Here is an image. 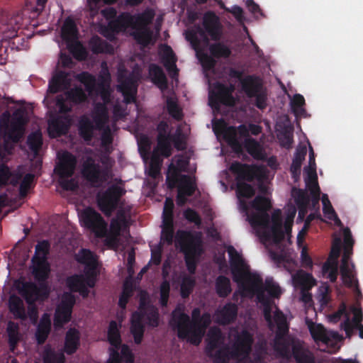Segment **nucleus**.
<instances>
[{
  "label": "nucleus",
  "instance_id": "obj_55",
  "mask_svg": "<svg viewBox=\"0 0 363 363\" xmlns=\"http://www.w3.org/2000/svg\"><path fill=\"white\" fill-rule=\"evenodd\" d=\"M323 211L325 216L331 220H334L335 223H341L340 220L337 216L327 194H323L322 196Z\"/></svg>",
  "mask_w": 363,
  "mask_h": 363
},
{
  "label": "nucleus",
  "instance_id": "obj_21",
  "mask_svg": "<svg viewBox=\"0 0 363 363\" xmlns=\"http://www.w3.org/2000/svg\"><path fill=\"white\" fill-rule=\"evenodd\" d=\"M70 125L69 116H53L48 121V134L52 138L60 137L68 132Z\"/></svg>",
  "mask_w": 363,
  "mask_h": 363
},
{
  "label": "nucleus",
  "instance_id": "obj_4",
  "mask_svg": "<svg viewBox=\"0 0 363 363\" xmlns=\"http://www.w3.org/2000/svg\"><path fill=\"white\" fill-rule=\"evenodd\" d=\"M230 78L237 79L240 82L241 89L250 99H255V106L264 110L267 106V91L264 86L262 79L255 74L243 77V72L230 67L228 70Z\"/></svg>",
  "mask_w": 363,
  "mask_h": 363
},
{
  "label": "nucleus",
  "instance_id": "obj_27",
  "mask_svg": "<svg viewBox=\"0 0 363 363\" xmlns=\"http://www.w3.org/2000/svg\"><path fill=\"white\" fill-rule=\"evenodd\" d=\"M80 346V333L74 328H69L65 334L63 352L68 355L74 354Z\"/></svg>",
  "mask_w": 363,
  "mask_h": 363
},
{
  "label": "nucleus",
  "instance_id": "obj_44",
  "mask_svg": "<svg viewBox=\"0 0 363 363\" xmlns=\"http://www.w3.org/2000/svg\"><path fill=\"white\" fill-rule=\"evenodd\" d=\"M132 35L136 42L143 47H147L151 42L152 32L148 28H135Z\"/></svg>",
  "mask_w": 363,
  "mask_h": 363
},
{
  "label": "nucleus",
  "instance_id": "obj_53",
  "mask_svg": "<svg viewBox=\"0 0 363 363\" xmlns=\"http://www.w3.org/2000/svg\"><path fill=\"white\" fill-rule=\"evenodd\" d=\"M196 30H191L189 32V33L187 35L188 40L191 42L195 50L198 49L200 46L201 40L199 38L198 35H200V37L206 42H208V38L206 36L207 33L204 28H201L200 26H197L196 28Z\"/></svg>",
  "mask_w": 363,
  "mask_h": 363
},
{
  "label": "nucleus",
  "instance_id": "obj_17",
  "mask_svg": "<svg viewBox=\"0 0 363 363\" xmlns=\"http://www.w3.org/2000/svg\"><path fill=\"white\" fill-rule=\"evenodd\" d=\"M235 98L227 91V85L217 82L213 85V90L210 92L209 103L213 107H218L220 104L233 106Z\"/></svg>",
  "mask_w": 363,
  "mask_h": 363
},
{
  "label": "nucleus",
  "instance_id": "obj_54",
  "mask_svg": "<svg viewBox=\"0 0 363 363\" xmlns=\"http://www.w3.org/2000/svg\"><path fill=\"white\" fill-rule=\"evenodd\" d=\"M180 179L181 174H179V170L173 163H171L168 167L166 179L168 188L172 189L176 186L177 183L180 184Z\"/></svg>",
  "mask_w": 363,
  "mask_h": 363
},
{
  "label": "nucleus",
  "instance_id": "obj_9",
  "mask_svg": "<svg viewBox=\"0 0 363 363\" xmlns=\"http://www.w3.org/2000/svg\"><path fill=\"white\" fill-rule=\"evenodd\" d=\"M82 226L94 233L96 238H105L108 224L102 216L91 207H86L79 214Z\"/></svg>",
  "mask_w": 363,
  "mask_h": 363
},
{
  "label": "nucleus",
  "instance_id": "obj_32",
  "mask_svg": "<svg viewBox=\"0 0 363 363\" xmlns=\"http://www.w3.org/2000/svg\"><path fill=\"white\" fill-rule=\"evenodd\" d=\"M51 331V321L47 314L41 318L35 333L36 342L38 345H43Z\"/></svg>",
  "mask_w": 363,
  "mask_h": 363
},
{
  "label": "nucleus",
  "instance_id": "obj_25",
  "mask_svg": "<svg viewBox=\"0 0 363 363\" xmlns=\"http://www.w3.org/2000/svg\"><path fill=\"white\" fill-rule=\"evenodd\" d=\"M71 84V78L69 72L59 70L56 71L49 81L48 91L56 94L60 91L67 90Z\"/></svg>",
  "mask_w": 363,
  "mask_h": 363
},
{
  "label": "nucleus",
  "instance_id": "obj_47",
  "mask_svg": "<svg viewBox=\"0 0 363 363\" xmlns=\"http://www.w3.org/2000/svg\"><path fill=\"white\" fill-rule=\"evenodd\" d=\"M108 340L116 348H120L121 345V334L116 321L111 320L108 329Z\"/></svg>",
  "mask_w": 363,
  "mask_h": 363
},
{
  "label": "nucleus",
  "instance_id": "obj_7",
  "mask_svg": "<svg viewBox=\"0 0 363 363\" xmlns=\"http://www.w3.org/2000/svg\"><path fill=\"white\" fill-rule=\"evenodd\" d=\"M27 123L26 111L23 108L16 109L11 118L6 113V118L0 120V130L5 140L18 143L25 133Z\"/></svg>",
  "mask_w": 363,
  "mask_h": 363
},
{
  "label": "nucleus",
  "instance_id": "obj_60",
  "mask_svg": "<svg viewBox=\"0 0 363 363\" xmlns=\"http://www.w3.org/2000/svg\"><path fill=\"white\" fill-rule=\"evenodd\" d=\"M295 203L299 209V216L304 213L309 203V197L306 191L298 189L294 196Z\"/></svg>",
  "mask_w": 363,
  "mask_h": 363
},
{
  "label": "nucleus",
  "instance_id": "obj_24",
  "mask_svg": "<svg viewBox=\"0 0 363 363\" xmlns=\"http://www.w3.org/2000/svg\"><path fill=\"white\" fill-rule=\"evenodd\" d=\"M101 174V166L95 160L88 156L82 164V174L83 177L91 183H98L100 181Z\"/></svg>",
  "mask_w": 363,
  "mask_h": 363
},
{
  "label": "nucleus",
  "instance_id": "obj_50",
  "mask_svg": "<svg viewBox=\"0 0 363 363\" xmlns=\"http://www.w3.org/2000/svg\"><path fill=\"white\" fill-rule=\"evenodd\" d=\"M210 54L215 58H228L231 55L230 49L222 43H215L209 46Z\"/></svg>",
  "mask_w": 363,
  "mask_h": 363
},
{
  "label": "nucleus",
  "instance_id": "obj_56",
  "mask_svg": "<svg viewBox=\"0 0 363 363\" xmlns=\"http://www.w3.org/2000/svg\"><path fill=\"white\" fill-rule=\"evenodd\" d=\"M162 160L155 150H153L150 162L149 175L153 178H156L160 172Z\"/></svg>",
  "mask_w": 363,
  "mask_h": 363
},
{
  "label": "nucleus",
  "instance_id": "obj_49",
  "mask_svg": "<svg viewBox=\"0 0 363 363\" xmlns=\"http://www.w3.org/2000/svg\"><path fill=\"white\" fill-rule=\"evenodd\" d=\"M290 104L292 112L296 118L303 116L306 114V109L303 108L305 99L301 94H294Z\"/></svg>",
  "mask_w": 363,
  "mask_h": 363
},
{
  "label": "nucleus",
  "instance_id": "obj_48",
  "mask_svg": "<svg viewBox=\"0 0 363 363\" xmlns=\"http://www.w3.org/2000/svg\"><path fill=\"white\" fill-rule=\"evenodd\" d=\"M50 243L47 240L39 241L35 245V250L31 260H48L50 253Z\"/></svg>",
  "mask_w": 363,
  "mask_h": 363
},
{
  "label": "nucleus",
  "instance_id": "obj_58",
  "mask_svg": "<svg viewBox=\"0 0 363 363\" xmlns=\"http://www.w3.org/2000/svg\"><path fill=\"white\" fill-rule=\"evenodd\" d=\"M27 143L30 150L37 154L43 145L42 134L40 132L31 133L27 138Z\"/></svg>",
  "mask_w": 363,
  "mask_h": 363
},
{
  "label": "nucleus",
  "instance_id": "obj_3",
  "mask_svg": "<svg viewBox=\"0 0 363 363\" xmlns=\"http://www.w3.org/2000/svg\"><path fill=\"white\" fill-rule=\"evenodd\" d=\"M202 315L199 308L192 311L191 321L189 316L182 311L174 310L170 321L171 325L177 329V337L181 340H186L194 345H199L203 338V330L199 325V320Z\"/></svg>",
  "mask_w": 363,
  "mask_h": 363
},
{
  "label": "nucleus",
  "instance_id": "obj_19",
  "mask_svg": "<svg viewBox=\"0 0 363 363\" xmlns=\"http://www.w3.org/2000/svg\"><path fill=\"white\" fill-rule=\"evenodd\" d=\"M352 254V248L344 247V252L342 257V263L340 266V274L342 281L345 286L349 288L354 286L355 291L357 296H362V293L359 289L357 280L354 281L353 275L352 274L351 269L350 268L348 260Z\"/></svg>",
  "mask_w": 363,
  "mask_h": 363
},
{
  "label": "nucleus",
  "instance_id": "obj_23",
  "mask_svg": "<svg viewBox=\"0 0 363 363\" xmlns=\"http://www.w3.org/2000/svg\"><path fill=\"white\" fill-rule=\"evenodd\" d=\"M160 49L164 67L172 78L177 77L179 75V69L177 67V57L172 48L167 44H162Z\"/></svg>",
  "mask_w": 363,
  "mask_h": 363
},
{
  "label": "nucleus",
  "instance_id": "obj_61",
  "mask_svg": "<svg viewBox=\"0 0 363 363\" xmlns=\"http://www.w3.org/2000/svg\"><path fill=\"white\" fill-rule=\"evenodd\" d=\"M307 153V149L305 145L298 146L296 149L294 156L291 164L294 171L301 168L303 161L305 160Z\"/></svg>",
  "mask_w": 363,
  "mask_h": 363
},
{
  "label": "nucleus",
  "instance_id": "obj_28",
  "mask_svg": "<svg viewBox=\"0 0 363 363\" xmlns=\"http://www.w3.org/2000/svg\"><path fill=\"white\" fill-rule=\"evenodd\" d=\"M238 307L235 303L228 302L217 311L218 321L221 325H228L233 323L238 315Z\"/></svg>",
  "mask_w": 363,
  "mask_h": 363
},
{
  "label": "nucleus",
  "instance_id": "obj_36",
  "mask_svg": "<svg viewBox=\"0 0 363 363\" xmlns=\"http://www.w3.org/2000/svg\"><path fill=\"white\" fill-rule=\"evenodd\" d=\"M9 308L10 312L16 319L26 320L27 315L23 302L18 296L12 295L9 300Z\"/></svg>",
  "mask_w": 363,
  "mask_h": 363
},
{
  "label": "nucleus",
  "instance_id": "obj_37",
  "mask_svg": "<svg viewBox=\"0 0 363 363\" xmlns=\"http://www.w3.org/2000/svg\"><path fill=\"white\" fill-rule=\"evenodd\" d=\"M155 16L153 9L147 8L142 13L133 15V28H147L152 23Z\"/></svg>",
  "mask_w": 363,
  "mask_h": 363
},
{
  "label": "nucleus",
  "instance_id": "obj_15",
  "mask_svg": "<svg viewBox=\"0 0 363 363\" xmlns=\"http://www.w3.org/2000/svg\"><path fill=\"white\" fill-rule=\"evenodd\" d=\"M128 28H133V15L128 12H122L101 28V34L112 40L116 34L125 31Z\"/></svg>",
  "mask_w": 363,
  "mask_h": 363
},
{
  "label": "nucleus",
  "instance_id": "obj_6",
  "mask_svg": "<svg viewBox=\"0 0 363 363\" xmlns=\"http://www.w3.org/2000/svg\"><path fill=\"white\" fill-rule=\"evenodd\" d=\"M274 320L277 324V331L273 340L274 350L279 357L287 358L293 352V345L300 340L287 335L289 326L282 311L277 309L274 314Z\"/></svg>",
  "mask_w": 363,
  "mask_h": 363
},
{
  "label": "nucleus",
  "instance_id": "obj_39",
  "mask_svg": "<svg viewBox=\"0 0 363 363\" xmlns=\"http://www.w3.org/2000/svg\"><path fill=\"white\" fill-rule=\"evenodd\" d=\"M78 30L74 21L67 18L61 29V37L67 43H71L77 38Z\"/></svg>",
  "mask_w": 363,
  "mask_h": 363
},
{
  "label": "nucleus",
  "instance_id": "obj_29",
  "mask_svg": "<svg viewBox=\"0 0 363 363\" xmlns=\"http://www.w3.org/2000/svg\"><path fill=\"white\" fill-rule=\"evenodd\" d=\"M291 354L296 363H315L313 352L305 347L301 341L293 345Z\"/></svg>",
  "mask_w": 363,
  "mask_h": 363
},
{
  "label": "nucleus",
  "instance_id": "obj_46",
  "mask_svg": "<svg viewBox=\"0 0 363 363\" xmlns=\"http://www.w3.org/2000/svg\"><path fill=\"white\" fill-rule=\"evenodd\" d=\"M309 330L315 341H320L327 345L330 343V337L322 325H313L309 327Z\"/></svg>",
  "mask_w": 363,
  "mask_h": 363
},
{
  "label": "nucleus",
  "instance_id": "obj_18",
  "mask_svg": "<svg viewBox=\"0 0 363 363\" xmlns=\"http://www.w3.org/2000/svg\"><path fill=\"white\" fill-rule=\"evenodd\" d=\"M252 335L247 330H242L235 337L231 350V357L238 358L240 356H247L252 350Z\"/></svg>",
  "mask_w": 363,
  "mask_h": 363
},
{
  "label": "nucleus",
  "instance_id": "obj_45",
  "mask_svg": "<svg viewBox=\"0 0 363 363\" xmlns=\"http://www.w3.org/2000/svg\"><path fill=\"white\" fill-rule=\"evenodd\" d=\"M197 189L195 179L191 178L186 174H182L180 179V184L178 190H182L184 195L191 196Z\"/></svg>",
  "mask_w": 363,
  "mask_h": 363
},
{
  "label": "nucleus",
  "instance_id": "obj_30",
  "mask_svg": "<svg viewBox=\"0 0 363 363\" xmlns=\"http://www.w3.org/2000/svg\"><path fill=\"white\" fill-rule=\"evenodd\" d=\"M118 90L121 92L125 104L136 102L137 86L132 79L127 78L123 80L118 86Z\"/></svg>",
  "mask_w": 363,
  "mask_h": 363
},
{
  "label": "nucleus",
  "instance_id": "obj_31",
  "mask_svg": "<svg viewBox=\"0 0 363 363\" xmlns=\"http://www.w3.org/2000/svg\"><path fill=\"white\" fill-rule=\"evenodd\" d=\"M32 274L39 283H46L50 273V265L48 260H31Z\"/></svg>",
  "mask_w": 363,
  "mask_h": 363
},
{
  "label": "nucleus",
  "instance_id": "obj_2",
  "mask_svg": "<svg viewBox=\"0 0 363 363\" xmlns=\"http://www.w3.org/2000/svg\"><path fill=\"white\" fill-rule=\"evenodd\" d=\"M228 253L234 281L242 285L246 291L256 292L257 298L263 306L270 305L269 297L265 294L262 288V277L250 272L249 265L233 246L228 247Z\"/></svg>",
  "mask_w": 363,
  "mask_h": 363
},
{
  "label": "nucleus",
  "instance_id": "obj_26",
  "mask_svg": "<svg viewBox=\"0 0 363 363\" xmlns=\"http://www.w3.org/2000/svg\"><path fill=\"white\" fill-rule=\"evenodd\" d=\"M92 121L96 125L97 130H101L108 125L109 120L108 108L105 104L96 103L91 111Z\"/></svg>",
  "mask_w": 363,
  "mask_h": 363
},
{
  "label": "nucleus",
  "instance_id": "obj_51",
  "mask_svg": "<svg viewBox=\"0 0 363 363\" xmlns=\"http://www.w3.org/2000/svg\"><path fill=\"white\" fill-rule=\"evenodd\" d=\"M238 179L236 194L238 199H249L252 197L255 194L254 187L251 184L244 182L245 180L238 177Z\"/></svg>",
  "mask_w": 363,
  "mask_h": 363
},
{
  "label": "nucleus",
  "instance_id": "obj_16",
  "mask_svg": "<svg viewBox=\"0 0 363 363\" xmlns=\"http://www.w3.org/2000/svg\"><path fill=\"white\" fill-rule=\"evenodd\" d=\"M238 135L247 138L249 136L248 128L244 124L240 125L238 128L230 126L225 130L223 138L234 152L240 154L242 153V143L239 140Z\"/></svg>",
  "mask_w": 363,
  "mask_h": 363
},
{
  "label": "nucleus",
  "instance_id": "obj_64",
  "mask_svg": "<svg viewBox=\"0 0 363 363\" xmlns=\"http://www.w3.org/2000/svg\"><path fill=\"white\" fill-rule=\"evenodd\" d=\"M245 147L247 152L252 155L254 158H259L260 155L259 144L258 142L252 138L245 139L242 147Z\"/></svg>",
  "mask_w": 363,
  "mask_h": 363
},
{
  "label": "nucleus",
  "instance_id": "obj_34",
  "mask_svg": "<svg viewBox=\"0 0 363 363\" xmlns=\"http://www.w3.org/2000/svg\"><path fill=\"white\" fill-rule=\"evenodd\" d=\"M79 133L85 141H91L96 125L86 116H82L79 121Z\"/></svg>",
  "mask_w": 363,
  "mask_h": 363
},
{
  "label": "nucleus",
  "instance_id": "obj_33",
  "mask_svg": "<svg viewBox=\"0 0 363 363\" xmlns=\"http://www.w3.org/2000/svg\"><path fill=\"white\" fill-rule=\"evenodd\" d=\"M21 180V175L11 170L6 164H0V187L6 186L9 184L16 186Z\"/></svg>",
  "mask_w": 363,
  "mask_h": 363
},
{
  "label": "nucleus",
  "instance_id": "obj_42",
  "mask_svg": "<svg viewBox=\"0 0 363 363\" xmlns=\"http://www.w3.org/2000/svg\"><path fill=\"white\" fill-rule=\"evenodd\" d=\"M18 324L13 321H9L7 325L6 331L8 333V343L10 350L13 352L20 341Z\"/></svg>",
  "mask_w": 363,
  "mask_h": 363
},
{
  "label": "nucleus",
  "instance_id": "obj_5",
  "mask_svg": "<svg viewBox=\"0 0 363 363\" xmlns=\"http://www.w3.org/2000/svg\"><path fill=\"white\" fill-rule=\"evenodd\" d=\"M176 242L180 247V251L184 255V261L189 272L195 274L198 258L203 252L201 238L190 231L178 230Z\"/></svg>",
  "mask_w": 363,
  "mask_h": 363
},
{
  "label": "nucleus",
  "instance_id": "obj_40",
  "mask_svg": "<svg viewBox=\"0 0 363 363\" xmlns=\"http://www.w3.org/2000/svg\"><path fill=\"white\" fill-rule=\"evenodd\" d=\"M215 289L220 298L228 297L232 292L230 279L225 276L219 275L216 279Z\"/></svg>",
  "mask_w": 363,
  "mask_h": 363
},
{
  "label": "nucleus",
  "instance_id": "obj_20",
  "mask_svg": "<svg viewBox=\"0 0 363 363\" xmlns=\"http://www.w3.org/2000/svg\"><path fill=\"white\" fill-rule=\"evenodd\" d=\"M77 162L76 157L65 151L59 157V163L55 167V172L60 179L71 177L74 173Z\"/></svg>",
  "mask_w": 363,
  "mask_h": 363
},
{
  "label": "nucleus",
  "instance_id": "obj_1",
  "mask_svg": "<svg viewBox=\"0 0 363 363\" xmlns=\"http://www.w3.org/2000/svg\"><path fill=\"white\" fill-rule=\"evenodd\" d=\"M75 259L84 266L83 272L67 278L66 284L71 292H65L59 304L72 311L76 303V298L72 292H78L83 298H86L90 293L89 289L96 286L99 275L97 257L90 250L81 249L75 255Z\"/></svg>",
  "mask_w": 363,
  "mask_h": 363
},
{
  "label": "nucleus",
  "instance_id": "obj_59",
  "mask_svg": "<svg viewBox=\"0 0 363 363\" xmlns=\"http://www.w3.org/2000/svg\"><path fill=\"white\" fill-rule=\"evenodd\" d=\"M145 318L147 324L152 328H156L160 323V314L157 308L155 306H150L148 309L144 311Z\"/></svg>",
  "mask_w": 363,
  "mask_h": 363
},
{
  "label": "nucleus",
  "instance_id": "obj_11",
  "mask_svg": "<svg viewBox=\"0 0 363 363\" xmlns=\"http://www.w3.org/2000/svg\"><path fill=\"white\" fill-rule=\"evenodd\" d=\"M252 207L257 212L248 216L249 222L254 228H266L269 224L270 216L268 211L272 208L271 201L265 196L258 195L252 202Z\"/></svg>",
  "mask_w": 363,
  "mask_h": 363
},
{
  "label": "nucleus",
  "instance_id": "obj_57",
  "mask_svg": "<svg viewBox=\"0 0 363 363\" xmlns=\"http://www.w3.org/2000/svg\"><path fill=\"white\" fill-rule=\"evenodd\" d=\"M196 284L195 279L190 276H184L180 285V294L183 298H188L192 293Z\"/></svg>",
  "mask_w": 363,
  "mask_h": 363
},
{
  "label": "nucleus",
  "instance_id": "obj_41",
  "mask_svg": "<svg viewBox=\"0 0 363 363\" xmlns=\"http://www.w3.org/2000/svg\"><path fill=\"white\" fill-rule=\"evenodd\" d=\"M89 46L94 54L111 53L113 48L111 45L101 39L98 35L94 36L89 41Z\"/></svg>",
  "mask_w": 363,
  "mask_h": 363
},
{
  "label": "nucleus",
  "instance_id": "obj_13",
  "mask_svg": "<svg viewBox=\"0 0 363 363\" xmlns=\"http://www.w3.org/2000/svg\"><path fill=\"white\" fill-rule=\"evenodd\" d=\"M87 96L80 86L68 89L64 94L56 97V106L61 113L66 114L72 111V105H79L85 102Z\"/></svg>",
  "mask_w": 363,
  "mask_h": 363
},
{
  "label": "nucleus",
  "instance_id": "obj_63",
  "mask_svg": "<svg viewBox=\"0 0 363 363\" xmlns=\"http://www.w3.org/2000/svg\"><path fill=\"white\" fill-rule=\"evenodd\" d=\"M164 225L162 230L161 240L168 245H171L174 238L173 220H164Z\"/></svg>",
  "mask_w": 363,
  "mask_h": 363
},
{
  "label": "nucleus",
  "instance_id": "obj_14",
  "mask_svg": "<svg viewBox=\"0 0 363 363\" xmlns=\"http://www.w3.org/2000/svg\"><path fill=\"white\" fill-rule=\"evenodd\" d=\"M272 225L267 227H257V230H261V237L266 241H272L275 245H279L284 239V232L282 229L281 211L275 209L272 215Z\"/></svg>",
  "mask_w": 363,
  "mask_h": 363
},
{
  "label": "nucleus",
  "instance_id": "obj_12",
  "mask_svg": "<svg viewBox=\"0 0 363 363\" xmlns=\"http://www.w3.org/2000/svg\"><path fill=\"white\" fill-rule=\"evenodd\" d=\"M125 190L113 184L109 186L102 194L97 196V203L100 210L107 216H110L117 208L120 199L125 194Z\"/></svg>",
  "mask_w": 363,
  "mask_h": 363
},
{
  "label": "nucleus",
  "instance_id": "obj_62",
  "mask_svg": "<svg viewBox=\"0 0 363 363\" xmlns=\"http://www.w3.org/2000/svg\"><path fill=\"white\" fill-rule=\"evenodd\" d=\"M77 79L84 85L87 91H94L96 86V77L88 72H82L77 76Z\"/></svg>",
  "mask_w": 363,
  "mask_h": 363
},
{
  "label": "nucleus",
  "instance_id": "obj_22",
  "mask_svg": "<svg viewBox=\"0 0 363 363\" xmlns=\"http://www.w3.org/2000/svg\"><path fill=\"white\" fill-rule=\"evenodd\" d=\"M202 25L213 40H219L222 34V26L219 17L212 11H206L203 16Z\"/></svg>",
  "mask_w": 363,
  "mask_h": 363
},
{
  "label": "nucleus",
  "instance_id": "obj_10",
  "mask_svg": "<svg viewBox=\"0 0 363 363\" xmlns=\"http://www.w3.org/2000/svg\"><path fill=\"white\" fill-rule=\"evenodd\" d=\"M16 289L29 305L47 299L50 294L47 283H39L38 286L32 281H21L17 284Z\"/></svg>",
  "mask_w": 363,
  "mask_h": 363
},
{
  "label": "nucleus",
  "instance_id": "obj_38",
  "mask_svg": "<svg viewBox=\"0 0 363 363\" xmlns=\"http://www.w3.org/2000/svg\"><path fill=\"white\" fill-rule=\"evenodd\" d=\"M149 74L152 82L160 89L167 86V79L161 67L156 64H151L149 67Z\"/></svg>",
  "mask_w": 363,
  "mask_h": 363
},
{
  "label": "nucleus",
  "instance_id": "obj_43",
  "mask_svg": "<svg viewBox=\"0 0 363 363\" xmlns=\"http://www.w3.org/2000/svg\"><path fill=\"white\" fill-rule=\"evenodd\" d=\"M72 313V310L58 305L54 317L55 326L62 328L65 324L69 323L71 320Z\"/></svg>",
  "mask_w": 363,
  "mask_h": 363
},
{
  "label": "nucleus",
  "instance_id": "obj_35",
  "mask_svg": "<svg viewBox=\"0 0 363 363\" xmlns=\"http://www.w3.org/2000/svg\"><path fill=\"white\" fill-rule=\"evenodd\" d=\"M62 350L56 351L50 345H46L43 352L44 363H65V357Z\"/></svg>",
  "mask_w": 363,
  "mask_h": 363
},
{
  "label": "nucleus",
  "instance_id": "obj_8",
  "mask_svg": "<svg viewBox=\"0 0 363 363\" xmlns=\"http://www.w3.org/2000/svg\"><path fill=\"white\" fill-rule=\"evenodd\" d=\"M230 169L242 180L250 182L257 180L259 183V192L263 194L267 193V186L264 184V181L267 177V171L264 166L250 165L235 162L231 164Z\"/></svg>",
  "mask_w": 363,
  "mask_h": 363
},
{
  "label": "nucleus",
  "instance_id": "obj_52",
  "mask_svg": "<svg viewBox=\"0 0 363 363\" xmlns=\"http://www.w3.org/2000/svg\"><path fill=\"white\" fill-rule=\"evenodd\" d=\"M209 358L213 359V363H229L231 358V350L225 345L217 350Z\"/></svg>",
  "mask_w": 363,
  "mask_h": 363
}]
</instances>
